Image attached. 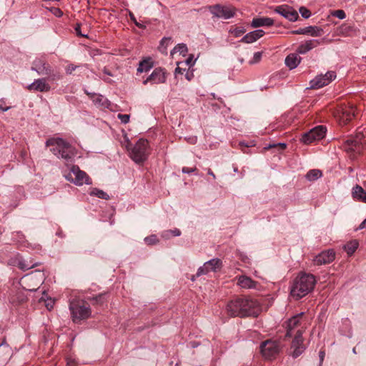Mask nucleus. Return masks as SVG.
I'll list each match as a JSON object with an SVG mask.
<instances>
[{
  "mask_svg": "<svg viewBox=\"0 0 366 366\" xmlns=\"http://www.w3.org/2000/svg\"><path fill=\"white\" fill-rule=\"evenodd\" d=\"M104 295H99L97 297H94V299L97 301V302H100V304H102L104 301Z\"/></svg>",
  "mask_w": 366,
  "mask_h": 366,
  "instance_id": "3c124183",
  "label": "nucleus"
},
{
  "mask_svg": "<svg viewBox=\"0 0 366 366\" xmlns=\"http://www.w3.org/2000/svg\"><path fill=\"white\" fill-rule=\"evenodd\" d=\"M313 131L314 141H316V139H320L324 138L327 132V128L326 127H323V125H318V127H315L313 128Z\"/></svg>",
  "mask_w": 366,
  "mask_h": 366,
  "instance_id": "2f4dec72",
  "label": "nucleus"
},
{
  "mask_svg": "<svg viewBox=\"0 0 366 366\" xmlns=\"http://www.w3.org/2000/svg\"><path fill=\"white\" fill-rule=\"evenodd\" d=\"M325 352L324 350H320V352H319V356H320V365H321L323 360H324V357H325Z\"/></svg>",
  "mask_w": 366,
  "mask_h": 366,
  "instance_id": "5fc2aeb1",
  "label": "nucleus"
},
{
  "mask_svg": "<svg viewBox=\"0 0 366 366\" xmlns=\"http://www.w3.org/2000/svg\"><path fill=\"white\" fill-rule=\"evenodd\" d=\"M170 234H173L175 237H178V235L181 234V230H179L178 229L165 230L163 232L162 236L164 237H169Z\"/></svg>",
  "mask_w": 366,
  "mask_h": 366,
  "instance_id": "4c0bfd02",
  "label": "nucleus"
},
{
  "mask_svg": "<svg viewBox=\"0 0 366 366\" xmlns=\"http://www.w3.org/2000/svg\"><path fill=\"white\" fill-rule=\"evenodd\" d=\"M290 34H309L312 36H320L324 34V30L322 27L316 26V25H310V26L300 27V29H294L290 31Z\"/></svg>",
  "mask_w": 366,
  "mask_h": 366,
  "instance_id": "4468645a",
  "label": "nucleus"
},
{
  "mask_svg": "<svg viewBox=\"0 0 366 366\" xmlns=\"http://www.w3.org/2000/svg\"><path fill=\"white\" fill-rule=\"evenodd\" d=\"M303 312L297 313L295 316L290 317L287 320V330L285 334V337H291L292 335V330L295 327L300 324V319L303 315Z\"/></svg>",
  "mask_w": 366,
  "mask_h": 366,
  "instance_id": "412c9836",
  "label": "nucleus"
},
{
  "mask_svg": "<svg viewBox=\"0 0 366 366\" xmlns=\"http://www.w3.org/2000/svg\"><path fill=\"white\" fill-rule=\"evenodd\" d=\"M165 41H171V38H167V37H164V38H163V39L162 40V42H165Z\"/></svg>",
  "mask_w": 366,
  "mask_h": 366,
  "instance_id": "052dcab7",
  "label": "nucleus"
},
{
  "mask_svg": "<svg viewBox=\"0 0 366 366\" xmlns=\"http://www.w3.org/2000/svg\"><path fill=\"white\" fill-rule=\"evenodd\" d=\"M337 74L335 71H328L325 74L317 75L313 79L310 81V88L319 89L322 86H327L330 84L332 80L335 79Z\"/></svg>",
  "mask_w": 366,
  "mask_h": 366,
  "instance_id": "1a4fd4ad",
  "label": "nucleus"
},
{
  "mask_svg": "<svg viewBox=\"0 0 366 366\" xmlns=\"http://www.w3.org/2000/svg\"><path fill=\"white\" fill-rule=\"evenodd\" d=\"M260 350L264 358H275L280 351V343L273 340L264 341L260 345Z\"/></svg>",
  "mask_w": 366,
  "mask_h": 366,
  "instance_id": "423d86ee",
  "label": "nucleus"
},
{
  "mask_svg": "<svg viewBox=\"0 0 366 366\" xmlns=\"http://www.w3.org/2000/svg\"><path fill=\"white\" fill-rule=\"evenodd\" d=\"M349 169H350V172L353 171L352 168H349Z\"/></svg>",
  "mask_w": 366,
  "mask_h": 366,
  "instance_id": "774afa93",
  "label": "nucleus"
},
{
  "mask_svg": "<svg viewBox=\"0 0 366 366\" xmlns=\"http://www.w3.org/2000/svg\"><path fill=\"white\" fill-rule=\"evenodd\" d=\"M154 66V62L150 57L147 59H143L139 62V66L137 68V71L139 73H142V71H149L152 67Z\"/></svg>",
  "mask_w": 366,
  "mask_h": 366,
  "instance_id": "c756f323",
  "label": "nucleus"
},
{
  "mask_svg": "<svg viewBox=\"0 0 366 366\" xmlns=\"http://www.w3.org/2000/svg\"><path fill=\"white\" fill-rule=\"evenodd\" d=\"M301 140L303 143L305 144H310L313 142V141H315L313 129L303 134L301 137Z\"/></svg>",
  "mask_w": 366,
  "mask_h": 366,
  "instance_id": "72a5a7b5",
  "label": "nucleus"
},
{
  "mask_svg": "<svg viewBox=\"0 0 366 366\" xmlns=\"http://www.w3.org/2000/svg\"><path fill=\"white\" fill-rule=\"evenodd\" d=\"M9 355V348L6 343H1L0 345V366H4L7 362Z\"/></svg>",
  "mask_w": 366,
  "mask_h": 366,
  "instance_id": "bb28decb",
  "label": "nucleus"
},
{
  "mask_svg": "<svg viewBox=\"0 0 366 366\" xmlns=\"http://www.w3.org/2000/svg\"><path fill=\"white\" fill-rule=\"evenodd\" d=\"M46 146H50V151L58 158H61L66 162H72L77 154L76 149L63 138H49L46 142Z\"/></svg>",
  "mask_w": 366,
  "mask_h": 366,
  "instance_id": "7ed1b4c3",
  "label": "nucleus"
},
{
  "mask_svg": "<svg viewBox=\"0 0 366 366\" xmlns=\"http://www.w3.org/2000/svg\"><path fill=\"white\" fill-rule=\"evenodd\" d=\"M320 44V40L317 39H310L300 44L297 49L296 51L299 54H306V52L311 51L314 47L317 46Z\"/></svg>",
  "mask_w": 366,
  "mask_h": 366,
  "instance_id": "a211bd4d",
  "label": "nucleus"
},
{
  "mask_svg": "<svg viewBox=\"0 0 366 366\" xmlns=\"http://www.w3.org/2000/svg\"><path fill=\"white\" fill-rule=\"evenodd\" d=\"M34 66L32 69H35L40 75H49L51 74L50 66L42 60H36L34 62Z\"/></svg>",
  "mask_w": 366,
  "mask_h": 366,
  "instance_id": "4be33fe9",
  "label": "nucleus"
},
{
  "mask_svg": "<svg viewBox=\"0 0 366 366\" xmlns=\"http://www.w3.org/2000/svg\"><path fill=\"white\" fill-rule=\"evenodd\" d=\"M17 265L18 267L22 269V271H27V269H30V268L37 267L39 265L38 262H35L33 264L31 260H25L23 259L22 257H17L16 258Z\"/></svg>",
  "mask_w": 366,
  "mask_h": 366,
  "instance_id": "cd10ccee",
  "label": "nucleus"
},
{
  "mask_svg": "<svg viewBox=\"0 0 366 366\" xmlns=\"http://www.w3.org/2000/svg\"><path fill=\"white\" fill-rule=\"evenodd\" d=\"M197 168L196 167H194L193 168H188V167H183L182 169V171L183 173H192V172L196 171Z\"/></svg>",
  "mask_w": 366,
  "mask_h": 366,
  "instance_id": "8fccbe9b",
  "label": "nucleus"
},
{
  "mask_svg": "<svg viewBox=\"0 0 366 366\" xmlns=\"http://www.w3.org/2000/svg\"><path fill=\"white\" fill-rule=\"evenodd\" d=\"M227 312L230 317H257L261 312L258 301L252 297H237L228 302Z\"/></svg>",
  "mask_w": 366,
  "mask_h": 366,
  "instance_id": "f257e3e1",
  "label": "nucleus"
},
{
  "mask_svg": "<svg viewBox=\"0 0 366 366\" xmlns=\"http://www.w3.org/2000/svg\"><path fill=\"white\" fill-rule=\"evenodd\" d=\"M26 300V297L22 290L12 291L9 295V301L11 304H20Z\"/></svg>",
  "mask_w": 366,
  "mask_h": 366,
  "instance_id": "b1692460",
  "label": "nucleus"
},
{
  "mask_svg": "<svg viewBox=\"0 0 366 366\" xmlns=\"http://www.w3.org/2000/svg\"><path fill=\"white\" fill-rule=\"evenodd\" d=\"M66 365L67 366H76V362L75 359L71 357L66 358Z\"/></svg>",
  "mask_w": 366,
  "mask_h": 366,
  "instance_id": "de8ad7c7",
  "label": "nucleus"
},
{
  "mask_svg": "<svg viewBox=\"0 0 366 366\" xmlns=\"http://www.w3.org/2000/svg\"><path fill=\"white\" fill-rule=\"evenodd\" d=\"M322 170H319V169H312L311 170L308 171L307 173H306L305 177L306 180L315 181L322 177Z\"/></svg>",
  "mask_w": 366,
  "mask_h": 366,
  "instance_id": "7c9ffc66",
  "label": "nucleus"
},
{
  "mask_svg": "<svg viewBox=\"0 0 366 366\" xmlns=\"http://www.w3.org/2000/svg\"><path fill=\"white\" fill-rule=\"evenodd\" d=\"M166 80L167 72L165 69L159 66L158 68L154 69L151 74H149L148 77L144 80L143 84H164Z\"/></svg>",
  "mask_w": 366,
  "mask_h": 366,
  "instance_id": "9b49d317",
  "label": "nucleus"
},
{
  "mask_svg": "<svg viewBox=\"0 0 366 366\" xmlns=\"http://www.w3.org/2000/svg\"><path fill=\"white\" fill-rule=\"evenodd\" d=\"M299 11L302 16L305 19H309L312 14L310 10L307 9V7L305 6H301L299 9Z\"/></svg>",
  "mask_w": 366,
  "mask_h": 366,
  "instance_id": "ea45409f",
  "label": "nucleus"
},
{
  "mask_svg": "<svg viewBox=\"0 0 366 366\" xmlns=\"http://www.w3.org/2000/svg\"><path fill=\"white\" fill-rule=\"evenodd\" d=\"M366 227V218L360 223V224L358 227V229H363V228H365Z\"/></svg>",
  "mask_w": 366,
  "mask_h": 366,
  "instance_id": "6e6d98bb",
  "label": "nucleus"
},
{
  "mask_svg": "<svg viewBox=\"0 0 366 366\" xmlns=\"http://www.w3.org/2000/svg\"><path fill=\"white\" fill-rule=\"evenodd\" d=\"M188 49L185 44H179L172 49V54H174V52H179V54L185 55Z\"/></svg>",
  "mask_w": 366,
  "mask_h": 366,
  "instance_id": "c9c22d12",
  "label": "nucleus"
},
{
  "mask_svg": "<svg viewBox=\"0 0 366 366\" xmlns=\"http://www.w3.org/2000/svg\"><path fill=\"white\" fill-rule=\"evenodd\" d=\"M91 195H95L97 197L102 198L103 199H109V195L101 189L94 188L90 192Z\"/></svg>",
  "mask_w": 366,
  "mask_h": 366,
  "instance_id": "473e14b6",
  "label": "nucleus"
},
{
  "mask_svg": "<svg viewBox=\"0 0 366 366\" xmlns=\"http://www.w3.org/2000/svg\"><path fill=\"white\" fill-rule=\"evenodd\" d=\"M335 259V252L333 249H327V251L321 252L314 258V262L317 265L326 264L331 263Z\"/></svg>",
  "mask_w": 366,
  "mask_h": 366,
  "instance_id": "dca6fc26",
  "label": "nucleus"
},
{
  "mask_svg": "<svg viewBox=\"0 0 366 366\" xmlns=\"http://www.w3.org/2000/svg\"><path fill=\"white\" fill-rule=\"evenodd\" d=\"M229 31L233 34L234 36H240L246 31L244 27H235L233 29H230Z\"/></svg>",
  "mask_w": 366,
  "mask_h": 366,
  "instance_id": "58836bf2",
  "label": "nucleus"
},
{
  "mask_svg": "<svg viewBox=\"0 0 366 366\" xmlns=\"http://www.w3.org/2000/svg\"><path fill=\"white\" fill-rule=\"evenodd\" d=\"M352 196L362 202H366V191L360 184H356L352 189Z\"/></svg>",
  "mask_w": 366,
  "mask_h": 366,
  "instance_id": "c85d7f7f",
  "label": "nucleus"
},
{
  "mask_svg": "<svg viewBox=\"0 0 366 366\" xmlns=\"http://www.w3.org/2000/svg\"><path fill=\"white\" fill-rule=\"evenodd\" d=\"M358 247V242L357 241H350L345 245V249L348 254H352L356 251Z\"/></svg>",
  "mask_w": 366,
  "mask_h": 366,
  "instance_id": "f704fd0d",
  "label": "nucleus"
},
{
  "mask_svg": "<svg viewBox=\"0 0 366 366\" xmlns=\"http://www.w3.org/2000/svg\"><path fill=\"white\" fill-rule=\"evenodd\" d=\"M237 284L244 289H252V287H256L257 282L248 276L242 275L239 276Z\"/></svg>",
  "mask_w": 366,
  "mask_h": 366,
  "instance_id": "5701e85b",
  "label": "nucleus"
},
{
  "mask_svg": "<svg viewBox=\"0 0 366 366\" xmlns=\"http://www.w3.org/2000/svg\"><path fill=\"white\" fill-rule=\"evenodd\" d=\"M71 319L74 322H79L90 317L92 310L88 304L83 301H71L69 303Z\"/></svg>",
  "mask_w": 366,
  "mask_h": 366,
  "instance_id": "39448f33",
  "label": "nucleus"
},
{
  "mask_svg": "<svg viewBox=\"0 0 366 366\" xmlns=\"http://www.w3.org/2000/svg\"><path fill=\"white\" fill-rule=\"evenodd\" d=\"M158 239L156 234H151V236L146 237L144 239L145 243L148 244V245H152V244H156L158 242Z\"/></svg>",
  "mask_w": 366,
  "mask_h": 366,
  "instance_id": "a19ab883",
  "label": "nucleus"
},
{
  "mask_svg": "<svg viewBox=\"0 0 366 366\" xmlns=\"http://www.w3.org/2000/svg\"><path fill=\"white\" fill-rule=\"evenodd\" d=\"M275 11L277 14L289 19V21H297L299 18L297 10L294 9L293 7L289 6V5H280L276 7Z\"/></svg>",
  "mask_w": 366,
  "mask_h": 366,
  "instance_id": "2eb2a0df",
  "label": "nucleus"
},
{
  "mask_svg": "<svg viewBox=\"0 0 366 366\" xmlns=\"http://www.w3.org/2000/svg\"><path fill=\"white\" fill-rule=\"evenodd\" d=\"M129 16L131 19V20L133 21V23L135 24L139 28H145V25L143 24V23L138 22L137 18L135 17L134 14L131 13V11L129 13Z\"/></svg>",
  "mask_w": 366,
  "mask_h": 366,
  "instance_id": "37998d69",
  "label": "nucleus"
},
{
  "mask_svg": "<svg viewBox=\"0 0 366 366\" xmlns=\"http://www.w3.org/2000/svg\"><path fill=\"white\" fill-rule=\"evenodd\" d=\"M183 69L180 68V66H177L176 69H175V73L176 74H182L183 72Z\"/></svg>",
  "mask_w": 366,
  "mask_h": 366,
  "instance_id": "13d9d810",
  "label": "nucleus"
},
{
  "mask_svg": "<svg viewBox=\"0 0 366 366\" xmlns=\"http://www.w3.org/2000/svg\"><path fill=\"white\" fill-rule=\"evenodd\" d=\"M302 332L301 330H297L295 334V337L292 342V347L293 348V357L297 358L298 355L302 354L305 350L303 345Z\"/></svg>",
  "mask_w": 366,
  "mask_h": 366,
  "instance_id": "ddd939ff",
  "label": "nucleus"
},
{
  "mask_svg": "<svg viewBox=\"0 0 366 366\" xmlns=\"http://www.w3.org/2000/svg\"><path fill=\"white\" fill-rule=\"evenodd\" d=\"M28 90L39 91V92H48L51 90L49 84L46 83V79H35L31 84L27 86Z\"/></svg>",
  "mask_w": 366,
  "mask_h": 366,
  "instance_id": "f3484780",
  "label": "nucleus"
},
{
  "mask_svg": "<svg viewBox=\"0 0 366 366\" xmlns=\"http://www.w3.org/2000/svg\"><path fill=\"white\" fill-rule=\"evenodd\" d=\"M362 182H363V184H366V179L365 180H362Z\"/></svg>",
  "mask_w": 366,
  "mask_h": 366,
  "instance_id": "338daca9",
  "label": "nucleus"
},
{
  "mask_svg": "<svg viewBox=\"0 0 366 366\" xmlns=\"http://www.w3.org/2000/svg\"><path fill=\"white\" fill-rule=\"evenodd\" d=\"M74 30L76 31V34L78 36H88L87 34L81 32V27L80 24H76V26H74Z\"/></svg>",
  "mask_w": 366,
  "mask_h": 366,
  "instance_id": "a18cd8bd",
  "label": "nucleus"
},
{
  "mask_svg": "<svg viewBox=\"0 0 366 366\" xmlns=\"http://www.w3.org/2000/svg\"><path fill=\"white\" fill-rule=\"evenodd\" d=\"M332 14L334 16H336L337 18L340 19H345V17H346L345 11H344V10H342V9L335 10L332 13Z\"/></svg>",
  "mask_w": 366,
  "mask_h": 366,
  "instance_id": "79ce46f5",
  "label": "nucleus"
},
{
  "mask_svg": "<svg viewBox=\"0 0 366 366\" xmlns=\"http://www.w3.org/2000/svg\"><path fill=\"white\" fill-rule=\"evenodd\" d=\"M262 58V53L261 51H255L254 54V61H259Z\"/></svg>",
  "mask_w": 366,
  "mask_h": 366,
  "instance_id": "603ef678",
  "label": "nucleus"
},
{
  "mask_svg": "<svg viewBox=\"0 0 366 366\" xmlns=\"http://www.w3.org/2000/svg\"><path fill=\"white\" fill-rule=\"evenodd\" d=\"M105 81H111V79H104Z\"/></svg>",
  "mask_w": 366,
  "mask_h": 366,
  "instance_id": "0e129e2a",
  "label": "nucleus"
},
{
  "mask_svg": "<svg viewBox=\"0 0 366 366\" xmlns=\"http://www.w3.org/2000/svg\"><path fill=\"white\" fill-rule=\"evenodd\" d=\"M222 266V262L219 258H213L204 262L202 267H199L196 275L201 276V274H207L209 272H216L217 269L221 268Z\"/></svg>",
  "mask_w": 366,
  "mask_h": 366,
  "instance_id": "f8f14e48",
  "label": "nucleus"
},
{
  "mask_svg": "<svg viewBox=\"0 0 366 366\" xmlns=\"http://www.w3.org/2000/svg\"><path fill=\"white\" fill-rule=\"evenodd\" d=\"M76 66L74 64H69L66 68V71L67 74H71L72 71H75Z\"/></svg>",
  "mask_w": 366,
  "mask_h": 366,
  "instance_id": "09e8293b",
  "label": "nucleus"
},
{
  "mask_svg": "<svg viewBox=\"0 0 366 366\" xmlns=\"http://www.w3.org/2000/svg\"><path fill=\"white\" fill-rule=\"evenodd\" d=\"M363 138L362 134H357L355 138L347 139L343 145L344 149L347 152H353L355 154H360L364 148Z\"/></svg>",
  "mask_w": 366,
  "mask_h": 366,
  "instance_id": "0eeeda50",
  "label": "nucleus"
},
{
  "mask_svg": "<svg viewBox=\"0 0 366 366\" xmlns=\"http://www.w3.org/2000/svg\"><path fill=\"white\" fill-rule=\"evenodd\" d=\"M186 63L188 65L194 64V60H193V56H189L187 59H186Z\"/></svg>",
  "mask_w": 366,
  "mask_h": 366,
  "instance_id": "864d4df0",
  "label": "nucleus"
},
{
  "mask_svg": "<svg viewBox=\"0 0 366 366\" xmlns=\"http://www.w3.org/2000/svg\"><path fill=\"white\" fill-rule=\"evenodd\" d=\"M103 72L104 74H106L107 75H109V76H112V73L110 72L109 70H108V69L107 68H104V70H103Z\"/></svg>",
  "mask_w": 366,
  "mask_h": 366,
  "instance_id": "bf43d9fd",
  "label": "nucleus"
},
{
  "mask_svg": "<svg viewBox=\"0 0 366 366\" xmlns=\"http://www.w3.org/2000/svg\"><path fill=\"white\" fill-rule=\"evenodd\" d=\"M209 11L215 18L230 19L235 14V9L232 6H224V5L216 4L208 7Z\"/></svg>",
  "mask_w": 366,
  "mask_h": 366,
  "instance_id": "6e6552de",
  "label": "nucleus"
},
{
  "mask_svg": "<svg viewBox=\"0 0 366 366\" xmlns=\"http://www.w3.org/2000/svg\"><path fill=\"white\" fill-rule=\"evenodd\" d=\"M129 156L136 163H142L149 156V143L146 139H139L134 145H127Z\"/></svg>",
  "mask_w": 366,
  "mask_h": 366,
  "instance_id": "20e7f679",
  "label": "nucleus"
},
{
  "mask_svg": "<svg viewBox=\"0 0 366 366\" xmlns=\"http://www.w3.org/2000/svg\"><path fill=\"white\" fill-rule=\"evenodd\" d=\"M316 285L313 274L300 273L293 280L290 286L292 297L297 300L310 293Z\"/></svg>",
  "mask_w": 366,
  "mask_h": 366,
  "instance_id": "f03ea898",
  "label": "nucleus"
},
{
  "mask_svg": "<svg viewBox=\"0 0 366 366\" xmlns=\"http://www.w3.org/2000/svg\"><path fill=\"white\" fill-rule=\"evenodd\" d=\"M352 352H353L355 354V352H356V349H355V347H354V348H353Z\"/></svg>",
  "mask_w": 366,
  "mask_h": 366,
  "instance_id": "69168bd1",
  "label": "nucleus"
},
{
  "mask_svg": "<svg viewBox=\"0 0 366 366\" xmlns=\"http://www.w3.org/2000/svg\"><path fill=\"white\" fill-rule=\"evenodd\" d=\"M46 307H47V308L51 309V308H52V307H53V304H51V303H48V304H46Z\"/></svg>",
  "mask_w": 366,
  "mask_h": 366,
  "instance_id": "680f3d73",
  "label": "nucleus"
},
{
  "mask_svg": "<svg viewBox=\"0 0 366 366\" xmlns=\"http://www.w3.org/2000/svg\"><path fill=\"white\" fill-rule=\"evenodd\" d=\"M355 110L354 106L343 107L339 110V116L343 123H347V122L350 121L352 117H355Z\"/></svg>",
  "mask_w": 366,
  "mask_h": 366,
  "instance_id": "6ab92c4d",
  "label": "nucleus"
},
{
  "mask_svg": "<svg viewBox=\"0 0 366 366\" xmlns=\"http://www.w3.org/2000/svg\"><path fill=\"white\" fill-rule=\"evenodd\" d=\"M10 106H7L5 100L4 99H0V110L1 111H7L9 110Z\"/></svg>",
  "mask_w": 366,
  "mask_h": 366,
  "instance_id": "49530a36",
  "label": "nucleus"
},
{
  "mask_svg": "<svg viewBox=\"0 0 366 366\" xmlns=\"http://www.w3.org/2000/svg\"><path fill=\"white\" fill-rule=\"evenodd\" d=\"M274 24V19L269 17L254 18L251 21L252 27H260V26H271Z\"/></svg>",
  "mask_w": 366,
  "mask_h": 366,
  "instance_id": "393cba45",
  "label": "nucleus"
},
{
  "mask_svg": "<svg viewBox=\"0 0 366 366\" xmlns=\"http://www.w3.org/2000/svg\"><path fill=\"white\" fill-rule=\"evenodd\" d=\"M264 34V31L263 29H255V31H249L246 34V35L243 36L240 41L244 43H252L258 40L261 36H263Z\"/></svg>",
  "mask_w": 366,
  "mask_h": 366,
  "instance_id": "aec40b11",
  "label": "nucleus"
},
{
  "mask_svg": "<svg viewBox=\"0 0 366 366\" xmlns=\"http://www.w3.org/2000/svg\"><path fill=\"white\" fill-rule=\"evenodd\" d=\"M285 62L289 69H295L301 62V57L297 56V54H290L286 56Z\"/></svg>",
  "mask_w": 366,
  "mask_h": 366,
  "instance_id": "a878e982",
  "label": "nucleus"
},
{
  "mask_svg": "<svg viewBox=\"0 0 366 366\" xmlns=\"http://www.w3.org/2000/svg\"><path fill=\"white\" fill-rule=\"evenodd\" d=\"M208 174H210L211 175L213 176V177H215V175L213 174V172H212V171L209 170Z\"/></svg>",
  "mask_w": 366,
  "mask_h": 366,
  "instance_id": "e2e57ef3",
  "label": "nucleus"
},
{
  "mask_svg": "<svg viewBox=\"0 0 366 366\" xmlns=\"http://www.w3.org/2000/svg\"><path fill=\"white\" fill-rule=\"evenodd\" d=\"M277 147L279 149H285L287 147L286 143L279 142L273 143L272 144H267L264 147V149H270V148Z\"/></svg>",
  "mask_w": 366,
  "mask_h": 366,
  "instance_id": "e433bc0d",
  "label": "nucleus"
},
{
  "mask_svg": "<svg viewBox=\"0 0 366 366\" xmlns=\"http://www.w3.org/2000/svg\"><path fill=\"white\" fill-rule=\"evenodd\" d=\"M117 118L121 121L122 123H128L129 120V114H119Z\"/></svg>",
  "mask_w": 366,
  "mask_h": 366,
  "instance_id": "c03bdc74",
  "label": "nucleus"
},
{
  "mask_svg": "<svg viewBox=\"0 0 366 366\" xmlns=\"http://www.w3.org/2000/svg\"><path fill=\"white\" fill-rule=\"evenodd\" d=\"M54 14L58 15L59 16H61V15H62V11L59 9H54Z\"/></svg>",
  "mask_w": 366,
  "mask_h": 366,
  "instance_id": "4d7b16f0",
  "label": "nucleus"
},
{
  "mask_svg": "<svg viewBox=\"0 0 366 366\" xmlns=\"http://www.w3.org/2000/svg\"><path fill=\"white\" fill-rule=\"evenodd\" d=\"M64 177L66 180L73 181V182H80L81 184L89 182L90 180L87 173L81 170L79 167L75 166V164L71 166L69 172L64 175Z\"/></svg>",
  "mask_w": 366,
  "mask_h": 366,
  "instance_id": "9d476101",
  "label": "nucleus"
}]
</instances>
